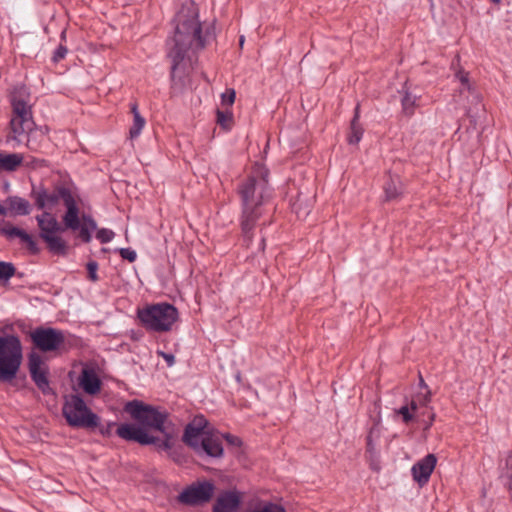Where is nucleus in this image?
Returning a JSON list of instances; mask_svg holds the SVG:
<instances>
[{
    "label": "nucleus",
    "mask_w": 512,
    "mask_h": 512,
    "mask_svg": "<svg viewBox=\"0 0 512 512\" xmlns=\"http://www.w3.org/2000/svg\"><path fill=\"white\" fill-rule=\"evenodd\" d=\"M198 17L197 5L193 1L184 3L175 16L174 36L168 41L167 56L171 61V89L177 93L182 92L189 82L192 67L191 54L204 49L216 36L214 23L203 31Z\"/></svg>",
    "instance_id": "nucleus-1"
},
{
    "label": "nucleus",
    "mask_w": 512,
    "mask_h": 512,
    "mask_svg": "<svg viewBox=\"0 0 512 512\" xmlns=\"http://www.w3.org/2000/svg\"><path fill=\"white\" fill-rule=\"evenodd\" d=\"M125 412L141 424L124 423L118 426L116 434L126 440L141 445H155L157 449L168 451L172 448L173 425L168 420L169 414L139 400L126 403Z\"/></svg>",
    "instance_id": "nucleus-2"
},
{
    "label": "nucleus",
    "mask_w": 512,
    "mask_h": 512,
    "mask_svg": "<svg viewBox=\"0 0 512 512\" xmlns=\"http://www.w3.org/2000/svg\"><path fill=\"white\" fill-rule=\"evenodd\" d=\"M268 175L269 172L265 167L256 166L252 174L243 180L237 188L241 202L239 223L247 247L250 246L253 231L263 215V206L271 198Z\"/></svg>",
    "instance_id": "nucleus-3"
},
{
    "label": "nucleus",
    "mask_w": 512,
    "mask_h": 512,
    "mask_svg": "<svg viewBox=\"0 0 512 512\" xmlns=\"http://www.w3.org/2000/svg\"><path fill=\"white\" fill-rule=\"evenodd\" d=\"M22 359L20 338L14 334L0 336V381H12L21 367Z\"/></svg>",
    "instance_id": "nucleus-4"
},
{
    "label": "nucleus",
    "mask_w": 512,
    "mask_h": 512,
    "mask_svg": "<svg viewBox=\"0 0 512 512\" xmlns=\"http://www.w3.org/2000/svg\"><path fill=\"white\" fill-rule=\"evenodd\" d=\"M138 318L147 329L166 332L177 321L178 311L169 303H159L138 310Z\"/></svg>",
    "instance_id": "nucleus-5"
},
{
    "label": "nucleus",
    "mask_w": 512,
    "mask_h": 512,
    "mask_svg": "<svg viewBox=\"0 0 512 512\" xmlns=\"http://www.w3.org/2000/svg\"><path fill=\"white\" fill-rule=\"evenodd\" d=\"M67 423L75 428H96L99 425V417L86 405L83 398L74 394L66 400L62 408Z\"/></svg>",
    "instance_id": "nucleus-6"
},
{
    "label": "nucleus",
    "mask_w": 512,
    "mask_h": 512,
    "mask_svg": "<svg viewBox=\"0 0 512 512\" xmlns=\"http://www.w3.org/2000/svg\"><path fill=\"white\" fill-rule=\"evenodd\" d=\"M36 220L40 230L39 236L47 244L48 250L56 255H65L67 253V244L58 235V233L64 231L65 226L62 227L56 217L49 212L37 215Z\"/></svg>",
    "instance_id": "nucleus-7"
},
{
    "label": "nucleus",
    "mask_w": 512,
    "mask_h": 512,
    "mask_svg": "<svg viewBox=\"0 0 512 512\" xmlns=\"http://www.w3.org/2000/svg\"><path fill=\"white\" fill-rule=\"evenodd\" d=\"M13 117L10 121L11 130L15 136H20L33 130L35 122L32 108L22 96L13 95L11 98Z\"/></svg>",
    "instance_id": "nucleus-8"
},
{
    "label": "nucleus",
    "mask_w": 512,
    "mask_h": 512,
    "mask_svg": "<svg viewBox=\"0 0 512 512\" xmlns=\"http://www.w3.org/2000/svg\"><path fill=\"white\" fill-rule=\"evenodd\" d=\"M30 337L33 345L41 352L60 350L65 343L64 332L51 327H38L31 332Z\"/></svg>",
    "instance_id": "nucleus-9"
},
{
    "label": "nucleus",
    "mask_w": 512,
    "mask_h": 512,
    "mask_svg": "<svg viewBox=\"0 0 512 512\" xmlns=\"http://www.w3.org/2000/svg\"><path fill=\"white\" fill-rule=\"evenodd\" d=\"M215 486L211 481H198L185 488L178 500L186 505L195 506L207 503L213 497Z\"/></svg>",
    "instance_id": "nucleus-10"
},
{
    "label": "nucleus",
    "mask_w": 512,
    "mask_h": 512,
    "mask_svg": "<svg viewBox=\"0 0 512 512\" xmlns=\"http://www.w3.org/2000/svg\"><path fill=\"white\" fill-rule=\"evenodd\" d=\"M28 368L31 379L37 386V388L43 394H49L52 392L50 387L48 374V367L44 365L41 356L35 352H32L28 356Z\"/></svg>",
    "instance_id": "nucleus-11"
},
{
    "label": "nucleus",
    "mask_w": 512,
    "mask_h": 512,
    "mask_svg": "<svg viewBox=\"0 0 512 512\" xmlns=\"http://www.w3.org/2000/svg\"><path fill=\"white\" fill-rule=\"evenodd\" d=\"M69 188L65 186H57L52 191H48L43 187L35 188L33 187L31 196L34 199L35 205L38 209H52L56 206L61 199L64 201V194L69 192Z\"/></svg>",
    "instance_id": "nucleus-12"
},
{
    "label": "nucleus",
    "mask_w": 512,
    "mask_h": 512,
    "mask_svg": "<svg viewBox=\"0 0 512 512\" xmlns=\"http://www.w3.org/2000/svg\"><path fill=\"white\" fill-rule=\"evenodd\" d=\"M63 196H65L63 203L66 207V212L62 217V222L66 229L76 231L80 228V209L70 190Z\"/></svg>",
    "instance_id": "nucleus-13"
},
{
    "label": "nucleus",
    "mask_w": 512,
    "mask_h": 512,
    "mask_svg": "<svg viewBox=\"0 0 512 512\" xmlns=\"http://www.w3.org/2000/svg\"><path fill=\"white\" fill-rule=\"evenodd\" d=\"M437 459L434 454H428L415 463L411 469L413 479L420 485H425L436 466Z\"/></svg>",
    "instance_id": "nucleus-14"
},
{
    "label": "nucleus",
    "mask_w": 512,
    "mask_h": 512,
    "mask_svg": "<svg viewBox=\"0 0 512 512\" xmlns=\"http://www.w3.org/2000/svg\"><path fill=\"white\" fill-rule=\"evenodd\" d=\"M194 451L199 455L205 454L212 458H220L223 455L221 439L218 436L205 434Z\"/></svg>",
    "instance_id": "nucleus-15"
},
{
    "label": "nucleus",
    "mask_w": 512,
    "mask_h": 512,
    "mask_svg": "<svg viewBox=\"0 0 512 512\" xmlns=\"http://www.w3.org/2000/svg\"><path fill=\"white\" fill-rule=\"evenodd\" d=\"M240 504L241 494L238 491H224L217 497L213 512H236Z\"/></svg>",
    "instance_id": "nucleus-16"
},
{
    "label": "nucleus",
    "mask_w": 512,
    "mask_h": 512,
    "mask_svg": "<svg viewBox=\"0 0 512 512\" xmlns=\"http://www.w3.org/2000/svg\"><path fill=\"white\" fill-rule=\"evenodd\" d=\"M0 233L8 239H12L14 237L20 238V240L26 244V247L31 254H38L40 251L33 237L23 229L12 225H6L0 229Z\"/></svg>",
    "instance_id": "nucleus-17"
},
{
    "label": "nucleus",
    "mask_w": 512,
    "mask_h": 512,
    "mask_svg": "<svg viewBox=\"0 0 512 512\" xmlns=\"http://www.w3.org/2000/svg\"><path fill=\"white\" fill-rule=\"evenodd\" d=\"M79 384L90 395L97 394L101 389V380L92 369L82 370Z\"/></svg>",
    "instance_id": "nucleus-18"
},
{
    "label": "nucleus",
    "mask_w": 512,
    "mask_h": 512,
    "mask_svg": "<svg viewBox=\"0 0 512 512\" xmlns=\"http://www.w3.org/2000/svg\"><path fill=\"white\" fill-rule=\"evenodd\" d=\"M79 238L84 243H89L92 239V232L97 230V223L89 214L83 213L80 220Z\"/></svg>",
    "instance_id": "nucleus-19"
},
{
    "label": "nucleus",
    "mask_w": 512,
    "mask_h": 512,
    "mask_svg": "<svg viewBox=\"0 0 512 512\" xmlns=\"http://www.w3.org/2000/svg\"><path fill=\"white\" fill-rule=\"evenodd\" d=\"M6 203L8 209L15 215L24 216L30 214V203L24 198L12 196L7 199Z\"/></svg>",
    "instance_id": "nucleus-20"
},
{
    "label": "nucleus",
    "mask_w": 512,
    "mask_h": 512,
    "mask_svg": "<svg viewBox=\"0 0 512 512\" xmlns=\"http://www.w3.org/2000/svg\"><path fill=\"white\" fill-rule=\"evenodd\" d=\"M359 113H360V105L357 104L354 111L353 119L351 120L350 132L348 135L349 144H358L363 136V128L359 124Z\"/></svg>",
    "instance_id": "nucleus-21"
},
{
    "label": "nucleus",
    "mask_w": 512,
    "mask_h": 512,
    "mask_svg": "<svg viewBox=\"0 0 512 512\" xmlns=\"http://www.w3.org/2000/svg\"><path fill=\"white\" fill-rule=\"evenodd\" d=\"M311 209V198L304 196L303 193H299L295 201L292 203V210L296 213L298 218H305L309 215Z\"/></svg>",
    "instance_id": "nucleus-22"
},
{
    "label": "nucleus",
    "mask_w": 512,
    "mask_h": 512,
    "mask_svg": "<svg viewBox=\"0 0 512 512\" xmlns=\"http://www.w3.org/2000/svg\"><path fill=\"white\" fill-rule=\"evenodd\" d=\"M130 110H131V113L133 114V124L130 127L129 136H130V139H135L140 135L142 129L145 126L146 121L141 116V114L138 110V104L136 102L131 104Z\"/></svg>",
    "instance_id": "nucleus-23"
},
{
    "label": "nucleus",
    "mask_w": 512,
    "mask_h": 512,
    "mask_svg": "<svg viewBox=\"0 0 512 512\" xmlns=\"http://www.w3.org/2000/svg\"><path fill=\"white\" fill-rule=\"evenodd\" d=\"M386 200H395L402 194V184L398 178L389 176L384 184Z\"/></svg>",
    "instance_id": "nucleus-24"
},
{
    "label": "nucleus",
    "mask_w": 512,
    "mask_h": 512,
    "mask_svg": "<svg viewBox=\"0 0 512 512\" xmlns=\"http://www.w3.org/2000/svg\"><path fill=\"white\" fill-rule=\"evenodd\" d=\"M23 161V157L20 154H3L0 161V170L4 171H15Z\"/></svg>",
    "instance_id": "nucleus-25"
},
{
    "label": "nucleus",
    "mask_w": 512,
    "mask_h": 512,
    "mask_svg": "<svg viewBox=\"0 0 512 512\" xmlns=\"http://www.w3.org/2000/svg\"><path fill=\"white\" fill-rule=\"evenodd\" d=\"M201 435L204 436L205 433L189 423L184 430L183 442L194 449L201 441Z\"/></svg>",
    "instance_id": "nucleus-26"
},
{
    "label": "nucleus",
    "mask_w": 512,
    "mask_h": 512,
    "mask_svg": "<svg viewBox=\"0 0 512 512\" xmlns=\"http://www.w3.org/2000/svg\"><path fill=\"white\" fill-rule=\"evenodd\" d=\"M402 108L403 112L406 115H412L414 113V108L416 104V96H413L411 93L405 91L404 96L402 97Z\"/></svg>",
    "instance_id": "nucleus-27"
},
{
    "label": "nucleus",
    "mask_w": 512,
    "mask_h": 512,
    "mask_svg": "<svg viewBox=\"0 0 512 512\" xmlns=\"http://www.w3.org/2000/svg\"><path fill=\"white\" fill-rule=\"evenodd\" d=\"M16 273V268L11 262L0 261V279L8 281Z\"/></svg>",
    "instance_id": "nucleus-28"
},
{
    "label": "nucleus",
    "mask_w": 512,
    "mask_h": 512,
    "mask_svg": "<svg viewBox=\"0 0 512 512\" xmlns=\"http://www.w3.org/2000/svg\"><path fill=\"white\" fill-rule=\"evenodd\" d=\"M233 122V115L229 111L217 110V123L225 128L229 129Z\"/></svg>",
    "instance_id": "nucleus-29"
},
{
    "label": "nucleus",
    "mask_w": 512,
    "mask_h": 512,
    "mask_svg": "<svg viewBox=\"0 0 512 512\" xmlns=\"http://www.w3.org/2000/svg\"><path fill=\"white\" fill-rule=\"evenodd\" d=\"M114 235V232L107 228L98 229L96 232V238L103 244L110 242Z\"/></svg>",
    "instance_id": "nucleus-30"
},
{
    "label": "nucleus",
    "mask_w": 512,
    "mask_h": 512,
    "mask_svg": "<svg viewBox=\"0 0 512 512\" xmlns=\"http://www.w3.org/2000/svg\"><path fill=\"white\" fill-rule=\"evenodd\" d=\"M87 271H88V278L90 281L92 282H96L98 281V275H97V270H98V263L96 261H89L87 263Z\"/></svg>",
    "instance_id": "nucleus-31"
},
{
    "label": "nucleus",
    "mask_w": 512,
    "mask_h": 512,
    "mask_svg": "<svg viewBox=\"0 0 512 512\" xmlns=\"http://www.w3.org/2000/svg\"><path fill=\"white\" fill-rule=\"evenodd\" d=\"M236 93L234 89H228L225 93L222 94V104L231 106L235 101Z\"/></svg>",
    "instance_id": "nucleus-32"
},
{
    "label": "nucleus",
    "mask_w": 512,
    "mask_h": 512,
    "mask_svg": "<svg viewBox=\"0 0 512 512\" xmlns=\"http://www.w3.org/2000/svg\"><path fill=\"white\" fill-rule=\"evenodd\" d=\"M119 254L123 259L128 260L131 263L137 258L136 252L130 248H120Z\"/></svg>",
    "instance_id": "nucleus-33"
},
{
    "label": "nucleus",
    "mask_w": 512,
    "mask_h": 512,
    "mask_svg": "<svg viewBox=\"0 0 512 512\" xmlns=\"http://www.w3.org/2000/svg\"><path fill=\"white\" fill-rule=\"evenodd\" d=\"M396 413L402 416L405 423H409L414 417L413 413L410 412V409L407 405L400 407L398 410H396Z\"/></svg>",
    "instance_id": "nucleus-34"
},
{
    "label": "nucleus",
    "mask_w": 512,
    "mask_h": 512,
    "mask_svg": "<svg viewBox=\"0 0 512 512\" xmlns=\"http://www.w3.org/2000/svg\"><path fill=\"white\" fill-rule=\"evenodd\" d=\"M67 52H68V50H67L66 46L59 45L53 54V57H52L53 62L57 63V62L61 61L62 59H64Z\"/></svg>",
    "instance_id": "nucleus-35"
},
{
    "label": "nucleus",
    "mask_w": 512,
    "mask_h": 512,
    "mask_svg": "<svg viewBox=\"0 0 512 512\" xmlns=\"http://www.w3.org/2000/svg\"><path fill=\"white\" fill-rule=\"evenodd\" d=\"M254 512H286V511L280 505L268 503L261 510H256Z\"/></svg>",
    "instance_id": "nucleus-36"
},
{
    "label": "nucleus",
    "mask_w": 512,
    "mask_h": 512,
    "mask_svg": "<svg viewBox=\"0 0 512 512\" xmlns=\"http://www.w3.org/2000/svg\"><path fill=\"white\" fill-rule=\"evenodd\" d=\"M190 424L194 425L196 428H199V431L204 433L207 421L203 416H196Z\"/></svg>",
    "instance_id": "nucleus-37"
},
{
    "label": "nucleus",
    "mask_w": 512,
    "mask_h": 512,
    "mask_svg": "<svg viewBox=\"0 0 512 512\" xmlns=\"http://www.w3.org/2000/svg\"><path fill=\"white\" fill-rule=\"evenodd\" d=\"M157 354L166 361L168 367H172L175 364V357L173 354L163 351H157Z\"/></svg>",
    "instance_id": "nucleus-38"
},
{
    "label": "nucleus",
    "mask_w": 512,
    "mask_h": 512,
    "mask_svg": "<svg viewBox=\"0 0 512 512\" xmlns=\"http://www.w3.org/2000/svg\"><path fill=\"white\" fill-rule=\"evenodd\" d=\"M114 425H115V423L111 422V423H108L107 425H101V426L99 424L97 427H99V431L103 436L110 437L112 434V428Z\"/></svg>",
    "instance_id": "nucleus-39"
},
{
    "label": "nucleus",
    "mask_w": 512,
    "mask_h": 512,
    "mask_svg": "<svg viewBox=\"0 0 512 512\" xmlns=\"http://www.w3.org/2000/svg\"><path fill=\"white\" fill-rule=\"evenodd\" d=\"M224 437H225L226 441L228 442V444H230V445L240 446L242 444L241 439L237 436H234L231 434H226Z\"/></svg>",
    "instance_id": "nucleus-40"
},
{
    "label": "nucleus",
    "mask_w": 512,
    "mask_h": 512,
    "mask_svg": "<svg viewBox=\"0 0 512 512\" xmlns=\"http://www.w3.org/2000/svg\"><path fill=\"white\" fill-rule=\"evenodd\" d=\"M457 78L459 79V81L467 86L468 89H470V84H469V78H468V73L464 72V71H459L457 74H456Z\"/></svg>",
    "instance_id": "nucleus-41"
},
{
    "label": "nucleus",
    "mask_w": 512,
    "mask_h": 512,
    "mask_svg": "<svg viewBox=\"0 0 512 512\" xmlns=\"http://www.w3.org/2000/svg\"><path fill=\"white\" fill-rule=\"evenodd\" d=\"M375 432V427L371 428L369 435L367 436V452L373 453L375 450L374 444L372 442V435Z\"/></svg>",
    "instance_id": "nucleus-42"
},
{
    "label": "nucleus",
    "mask_w": 512,
    "mask_h": 512,
    "mask_svg": "<svg viewBox=\"0 0 512 512\" xmlns=\"http://www.w3.org/2000/svg\"><path fill=\"white\" fill-rule=\"evenodd\" d=\"M418 401L422 405H427L431 401V391L427 389L426 393L422 395Z\"/></svg>",
    "instance_id": "nucleus-43"
},
{
    "label": "nucleus",
    "mask_w": 512,
    "mask_h": 512,
    "mask_svg": "<svg viewBox=\"0 0 512 512\" xmlns=\"http://www.w3.org/2000/svg\"><path fill=\"white\" fill-rule=\"evenodd\" d=\"M264 249H265V239L262 238L260 243H259V245H258V250L259 251H264Z\"/></svg>",
    "instance_id": "nucleus-44"
},
{
    "label": "nucleus",
    "mask_w": 512,
    "mask_h": 512,
    "mask_svg": "<svg viewBox=\"0 0 512 512\" xmlns=\"http://www.w3.org/2000/svg\"><path fill=\"white\" fill-rule=\"evenodd\" d=\"M410 410H412L413 412L416 411L417 409V402L412 400L411 403H410V406H408Z\"/></svg>",
    "instance_id": "nucleus-45"
},
{
    "label": "nucleus",
    "mask_w": 512,
    "mask_h": 512,
    "mask_svg": "<svg viewBox=\"0 0 512 512\" xmlns=\"http://www.w3.org/2000/svg\"><path fill=\"white\" fill-rule=\"evenodd\" d=\"M419 386L422 387V388H425V389L428 388L426 383H425V381H424V379L422 378V376H420Z\"/></svg>",
    "instance_id": "nucleus-46"
},
{
    "label": "nucleus",
    "mask_w": 512,
    "mask_h": 512,
    "mask_svg": "<svg viewBox=\"0 0 512 512\" xmlns=\"http://www.w3.org/2000/svg\"><path fill=\"white\" fill-rule=\"evenodd\" d=\"M434 417H435V415L432 413V414L430 415V421H429V423L426 425L425 429H428V428L432 425V422H433V420H434Z\"/></svg>",
    "instance_id": "nucleus-47"
},
{
    "label": "nucleus",
    "mask_w": 512,
    "mask_h": 512,
    "mask_svg": "<svg viewBox=\"0 0 512 512\" xmlns=\"http://www.w3.org/2000/svg\"><path fill=\"white\" fill-rule=\"evenodd\" d=\"M0 215H6V209L0 205Z\"/></svg>",
    "instance_id": "nucleus-48"
},
{
    "label": "nucleus",
    "mask_w": 512,
    "mask_h": 512,
    "mask_svg": "<svg viewBox=\"0 0 512 512\" xmlns=\"http://www.w3.org/2000/svg\"><path fill=\"white\" fill-rule=\"evenodd\" d=\"M239 44H240L241 47L243 46V44H244V37L243 36L240 37Z\"/></svg>",
    "instance_id": "nucleus-49"
},
{
    "label": "nucleus",
    "mask_w": 512,
    "mask_h": 512,
    "mask_svg": "<svg viewBox=\"0 0 512 512\" xmlns=\"http://www.w3.org/2000/svg\"><path fill=\"white\" fill-rule=\"evenodd\" d=\"M492 3L494 4H499L500 3V0H490Z\"/></svg>",
    "instance_id": "nucleus-50"
},
{
    "label": "nucleus",
    "mask_w": 512,
    "mask_h": 512,
    "mask_svg": "<svg viewBox=\"0 0 512 512\" xmlns=\"http://www.w3.org/2000/svg\"><path fill=\"white\" fill-rule=\"evenodd\" d=\"M65 35H66V31H63V32L61 33V38H62V39H64V38H65Z\"/></svg>",
    "instance_id": "nucleus-51"
}]
</instances>
